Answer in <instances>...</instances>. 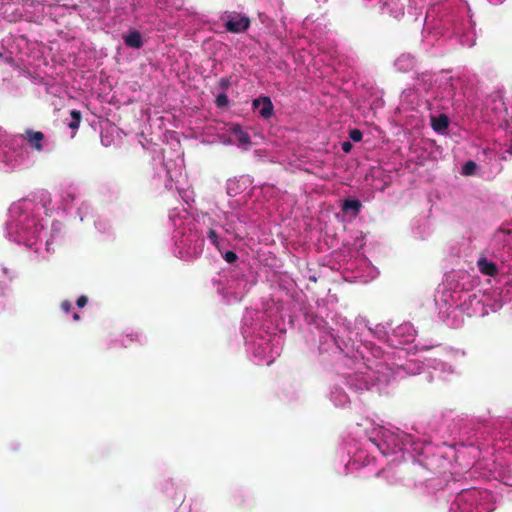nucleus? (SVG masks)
Returning <instances> with one entry per match:
<instances>
[{
    "label": "nucleus",
    "mask_w": 512,
    "mask_h": 512,
    "mask_svg": "<svg viewBox=\"0 0 512 512\" xmlns=\"http://www.w3.org/2000/svg\"><path fill=\"white\" fill-rule=\"evenodd\" d=\"M224 26L228 32L231 33H243L250 27V19L244 14L237 12H226L225 13Z\"/></svg>",
    "instance_id": "f257e3e1"
},
{
    "label": "nucleus",
    "mask_w": 512,
    "mask_h": 512,
    "mask_svg": "<svg viewBox=\"0 0 512 512\" xmlns=\"http://www.w3.org/2000/svg\"><path fill=\"white\" fill-rule=\"evenodd\" d=\"M254 109L259 110V114L264 119H269L273 115L274 106L269 97H259L252 102Z\"/></svg>",
    "instance_id": "f03ea898"
},
{
    "label": "nucleus",
    "mask_w": 512,
    "mask_h": 512,
    "mask_svg": "<svg viewBox=\"0 0 512 512\" xmlns=\"http://www.w3.org/2000/svg\"><path fill=\"white\" fill-rule=\"evenodd\" d=\"M24 140L27 141L29 146L36 150L37 152L43 151V140L45 138L44 133L41 131H34L32 129H27L23 135Z\"/></svg>",
    "instance_id": "7ed1b4c3"
},
{
    "label": "nucleus",
    "mask_w": 512,
    "mask_h": 512,
    "mask_svg": "<svg viewBox=\"0 0 512 512\" xmlns=\"http://www.w3.org/2000/svg\"><path fill=\"white\" fill-rule=\"evenodd\" d=\"M477 266L479 271L484 275L495 276L498 273L496 264L484 257L478 259Z\"/></svg>",
    "instance_id": "20e7f679"
},
{
    "label": "nucleus",
    "mask_w": 512,
    "mask_h": 512,
    "mask_svg": "<svg viewBox=\"0 0 512 512\" xmlns=\"http://www.w3.org/2000/svg\"><path fill=\"white\" fill-rule=\"evenodd\" d=\"M124 43L131 48L140 49L143 45L142 35L139 31L133 30L130 31L124 37Z\"/></svg>",
    "instance_id": "39448f33"
},
{
    "label": "nucleus",
    "mask_w": 512,
    "mask_h": 512,
    "mask_svg": "<svg viewBox=\"0 0 512 512\" xmlns=\"http://www.w3.org/2000/svg\"><path fill=\"white\" fill-rule=\"evenodd\" d=\"M232 133L236 137L237 142L241 146H249L251 145V138L250 135L245 132L241 126L236 125L232 128Z\"/></svg>",
    "instance_id": "423d86ee"
},
{
    "label": "nucleus",
    "mask_w": 512,
    "mask_h": 512,
    "mask_svg": "<svg viewBox=\"0 0 512 512\" xmlns=\"http://www.w3.org/2000/svg\"><path fill=\"white\" fill-rule=\"evenodd\" d=\"M449 120L444 114L432 119V127L435 131H443L448 128Z\"/></svg>",
    "instance_id": "0eeeda50"
},
{
    "label": "nucleus",
    "mask_w": 512,
    "mask_h": 512,
    "mask_svg": "<svg viewBox=\"0 0 512 512\" xmlns=\"http://www.w3.org/2000/svg\"><path fill=\"white\" fill-rule=\"evenodd\" d=\"M70 115H71L72 120L67 125L70 129L73 130L72 137H74L76 134V131L79 128V125H80V122L82 119V114L79 110H71Z\"/></svg>",
    "instance_id": "6e6552de"
},
{
    "label": "nucleus",
    "mask_w": 512,
    "mask_h": 512,
    "mask_svg": "<svg viewBox=\"0 0 512 512\" xmlns=\"http://www.w3.org/2000/svg\"><path fill=\"white\" fill-rule=\"evenodd\" d=\"M362 204L357 199H346L343 202L342 209L343 211H353L354 214H358L361 210Z\"/></svg>",
    "instance_id": "1a4fd4ad"
},
{
    "label": "nucleus",
    "mask_w": 512,
    "mask_h": 512,
    "mask_svg": "<svg viewBox=\"0 0 512 512\" xmlns=\"http://www.w3.org/2000/svg\"><path fill=\"white\" fill-rule=\"evenodd\" d=\"M137 341H139V334L137 332H131L125 335V338L122 340V345L127 348Z\"/></svg>",
    "instance_id": "9d476101"
},
{
    "label": "nucleus",
    "mask_w": 512,
    "mask_h": 512,
    "mask_svg": "<svg viewBox=\"0 0 512 512\" xmlns=\"http://www.w3.org/2000/svg\"><path fill=\"white\" fill-rule=\"evenodd\" d=\"M477 165L474 161H467L462 167V174L466 176L473 175L476 171Z\"/></svg>",
    "instance_id": "9b49d317"
},
{
    "label": "nucleus",
    "mask_w": 512,
    "mask_h": 512,
    "mask_svg": "<svg viewBox=\"0 0 512 512\" xmlns=\"http://www.w3.org/2000/svg\"><path fill=\"white\" fill-rule=\"evenodd\" d=\"M215 104L219 108L227 107L229 104L228 96L225 93H220L215 99Z\"/></svg>",
    "instance_id": "f8f14e48"
},
{
    "label": "nucleus",
    "mask_w": 512,
    "mask_h": 512,
    "mask_svg": "<svg viewBox=\"0 0 512 512\" xmlns=\"http://www.w3.org/2000/svg\"><path fill=\"white\" fill-rule=\"evenodd\" d=\"M349 137L354 142H359L362 140L363 134L359 129H352L349 132Z\"/></svg>",
    "instance_id": "ddd939ff"
},
{
    "label": "nucleus",
    "mask_w": 512,
    "mask_h": 512,
    "mask_svg": "<svg viewBox=\"0 0 512 512\" xmlns=\"http://www.w3.org/2000/svg\"><path fill=\"white\" fill-rule=\"evenodd\" d=\"M208 238L210 239V241L212 242V244L219 249V239H218V234L217 232L214 230V229H210L208 231Z\"/></svg>",
    "instance_id": "4468645a"
},
{
    "label": "nucleus",
    "mask_w": 512,
    "mask_h": 512,
    "mask_svg": "<svg viewBox=\"0 0 512 512\" xmlns=\"http://www.w3.org/2000/svg\"><path fill=\"white\" fill-rule=\"evenodd\" d=\"M223 258H224V260H225L226 262H228V263L232 264V263H234V262H236V261H237L238 256H237V254H236L235 252H233V251H227V252H225V254L223 255Z\"/></svg>",
    "instance_id": "2eb2a0df"
},
{
    "label": "nucleus",
    "mask_w": 512,
    "mask_h": 512,
    "mask_svg": "<svg viewBox=\"0 0 512 512\" xmlns=\"http://www.w3.org/2000/svg\"><path fill=\"white\" fill-rule=\"evenodd\" d=\"M219 87L226 91L231 86V80L229 77H222L218 82Z\"/></svg>",
    "instance_id": "dca6fc26"
},
{
    "label": "nucleus",
    "mask_w": 512,
    "mask_h": 512,
    "mask_svg": "<svg viewBox=\"0 0 512 512\" xmlns=\"http://www.w3.org/2000/svg\"><path fill=\"white\" fill-rule=\"evenodd\" d=\"M61 309L65 312V313H69L72 309V304L70 301L68 300H64L61 302Z\"/></svg>",
    "instance_id": "f3484780"
},
{
    "label": "nucleus",
    "mask_w": 512,
    "mask_h": 512,
    "mask_svg": "<svg viewBox=\"0 0 512 512\" xmlns=\"http://www.w3.org/2000/svg\"><path fill=\"white\" fill-rule=\"evenodd\" d=\"M87 302H88V298H87L85 295H81V296L77 299L76 304H77V306H78L79 308H82V307H84V306L87 304Z\"/></svg>",
    "instance_id": "a211bd4d"
},
{
    "label": "nucleus",
    "mask_w": 512,
    "mask_h": 512,
    "mask_svg": "<svg viewBox=\"0 0 512 512\" xmlns=\"http://www.w3.org/2000/svg\"><path fill=\"white\" fill-rule=\"evenodd\" d=\"M342 150L345 152V153H349L352 149V144L351 142L349 141H344L342 143V146H341Z\"/></svg>",
    "instance_id": "6ab92c4d"
},
{
    "label": "nucleus",
    "mask_w": 512,
    "mask_h": 512,
    "mask_svg": "<svg viewBox=\"0 0 512 512\" xmlns=\"http://www.w3.org/2000/svg\"><path fill=\"white\" fill-rule=\"evenodd\" d=\"M73 319H74L75 321L80 320V315H79L78 313H74V314H73Z\"/></svg>",
    "instance_id": "aec40b11"
}]
</instances>
